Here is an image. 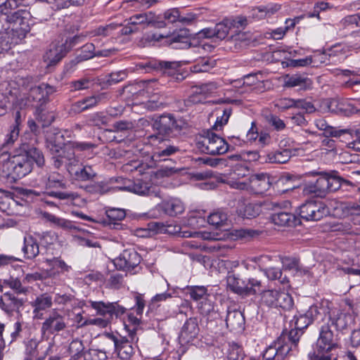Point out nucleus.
I'll list each match as a JSON object with an SVG mask.
<instances>
[{"instance_id":"obj_1","label":"nucleus","mask_w":360,"mask_h":360,"mask_svg":"<svg viewBox=\"0 0 360 360\" xmlns=\"http://www.w3.org/2000/svg\"><path fill=\"white\" fill-rule=\"evenodd\" d=\"M41 167L44 163L42 153L31 147L20 153L11 155L8 148H0V179L13 184L31 172L33 162Z\"/></svg>"},{"instance_id":"obj_2","label":"nucleus","mask_w":360,"mask_h":360,"mask_svg":"<svg viewBox=\"0 0 360 360\" xmlns=\"http://www.w3.org/2000/svg\"><path fill=\"white\" fill-rule=\"evenodd\" d=\"M8 11V13H3L6 15L5 20L10 24V26L5 29L6 34L17 36L18 39L24 38L27 33L30 31L28 24L29 13L25 10H18L16 11Z\"/></svg>"},{"instance_id":"obj_3","label":"nucleus","mask_w":360,"mask_h":360,"mask_svg":"<svg viewBox=\"0 0 360 360\" xmlns=\"http://www.w3.org/2000/svg\"><path fill=\"white\" fill-rule=\"evenodd\" d=\"M113 181V179H110V182ZM115 181L122 183V186L117 187L120 191H129L140 195L162 197L160 188L158 186L153 185L151 183L142 179H136L132 181L127 179L117 178L115 179Z\"/></svg>"},{"instance_id":"obj_4","label":"nucleus","mask_w":360,"mask_h":360,"mask_svg":"<svg viewBox=\"0 0 360 360\" xmlns=\"http://www.w3.org/2000/svg\"><path fill=\"white\" fill-rule=\"evenodd\" d=\"M198 148L204 153L212 155H222L229 150L226 141L212 131H207L196 142Z\"/></svg>"},{"instance_id":"obj_5","label":"nucleus","mask_w":360,"mask_h":360,"mask_svg":"<svg viewBox=\"0 0 360 360\" xmlns=\"http://www.w3.org/2000/svg\"><path fill=\"white\" fill-rule=\"evenodd\" d=\"M261 302L267 307L280 308L284 311H290L294 307L293 298L288 292L276 290L264 291Z\"/></svg>"},{"instance_id":"obj_6","label":"nucleus","mask_w":360,"mask_h":360,"mask_svg":"<svg viewBox=\"0 0 360 360\" xmlns=\"http://www.w3.org/2000/svg\"><path fill=\"white\" fill-rule=\"evenodd\" d=\"M328 214V209L321 201H307L299 207L300 217L306 221H319Z\"/></svg>"},{"instance_id":"obj_7","label":"nucleus","mask_w":360,"mask_h":360,"mask_svg":"<svg viewBox=\"0 0 360 360\" xmlns=\"http://www.w3.org/2000/svg\"><path fill=\"white\" fill-rule=\"evenodd\" d=\"M84 35L79 34L66 39L64 44H53L51 48L46 53L47 60L51 64H55L60 61L65 54L77 44L82 41Z\"/></svg>"},{"instance_id":"obj_8","label":"nucleus","mask_w":360,"mask_h":360,"mask_svg":"<svg viewBox=\"0 0 360 360\" xmlns=\"http://www.w3.org/2000/svg\"><path fill=\"white\" fill-rule=\"evenodd\" d=\"M56 91L55 87L45 83H42L39 86H35L30 89L28 100L34 103L33 104L37 111L40 110L39 117L42 120L44 114L41 113L42 106L49 101V95Z\"/></svg>"},{"instance_id":"obj_9","label":"nucleus","mask_w":360,"mask_h":360,"mask_svg":"<svg viewBox=\"0 0 360 360\" xmlns=\"http://www.w3.org/2000/svg\"><path fill=\"white\" fill-rule=\"evenodd\" d=\"M67 328L65 317L58 311L53 310L41 324L42 337L49 336L64 330Z\"/></svg>"},{"instance_id":"obj_10","label":"nucleus","mask_w":360,"mask_h":360,"mask_svg":"<svg viewBox=\"0 0 360 360\" xmlns=\"http://www.w3.org/2000/svg\"><path fill=\"white\" fill-rule=\"evenodd\" d=\"M338 339L330 330L328 325L323 326L321 328L319 337L316 341L314 349L331 352L339 348Z\"/></svg>"},{"instance_id":"obj_11","label":"nucleus","mask_w":360,"mask_h":360,"mask_svg":"<svg viewBox=\"0 0 360 360\" xmlns=\"http://www.w3.org/2000/svg\"><path fill=\"white\" fill-rule=\"evenodd\" d=\"M141 258L134 249L124 250L113 260L114 265L119 270L130 271L139 266Z\"/></svg>"},{"instance_id":"obj_12","label":"nucleus","mask_w":360,"mask_h":360,"mask_svg":"<svg viewBox=\"0 0 360 360\" xmlns=\"http://www.w3.org/2000/svg\"><path fill=\"white\" fill-rule=\"evenodd\" d=\"M53 157V165L56 168L59 169L63 165H65L68 172L72 166H77L79 163V160L75 154V150L71 146H65L59 149L57 152L51 153Z\"/></svg>"},{"instance_id":"obj_13","label":"nucleus","mask_w":360,"mask_h":360,"mask_svg":"<svg viewBox=\"0 0 360 360\" xmlns=\"http://www.w3.org/2000/svg\"><path fill=\"white\" fill-rule=\"evenodd\" d=\"M180 64L176 61H163L150 60L147 62L140 63L138 65L139 69L146 70V72L160 71L165 75H174Z\"/></svg>"},{"instance_id":"obj_14","label":"nucleus","mask_w":360,"mask_h":360,"mask_svg":"<svg viewBox=\"0 0 360 360\" xmlns=\"http://www.w3.org/2000/svg\"><path fill=\"white\" fill-rule=\"evenodd\" d=\"M151 226V229L155 231L157 233L177 235L181 238H192L198 234L195 231L183 230L182 227L176 224H165L162 222H154Z\"/></svg>"},{"instance_id":"obj_15","label":"nucleus","mask_w":360,"mask_h":360,"mask_svg":"<svg viewBox=\"0 0 360 360\" xmlns=\"http://www.w3.org/2000/svg\"><path fill=\"white\" fill-rule=\"evenodd\" d=\"M107 337L114 342L115 352L121 359H131L134 354V349L128 339L122 336L117 338L110 333H108Z\"/></svg>"},{"instance_id":"obj_16","label":"nucleus","mask_w":360,"mask_h":360,"mask_svg":"<svg viewBox=\"0 0 360 360\" xmlns=\"http://www.w3.org/2000/svg\"><path fill=\"white\" fill-rule=\"evenodd\" d=\"M23 304L22 299L18 298L10 292L4 293L0 297V309L8 316H13L14 312L18 313Z\"/></svg>"},{"instance_id":"obj_17","label":"nucleus","mask_w":360,"mask_h":360,"mask_svg":"<svg viewBox=\"0 0 360 360\" xmlns=\"http://www.w3.org/2000/svg\"><path fill=\"white\" fill-rule=\"evenodd\" d=\"M191 32L188 29H182L170 36H165L166 42L174 49H184L191 46Z\"/></svg>"},{"instance_id":"obj_18","label":"nucleus","mask_w":360,"mask_h":360,"mask_svg":"<svg viewBox=\"0 0 360 360\" xmlns=\"http://www.w3.org/2000/svg\"><path fill=\"white\" fill-rule=\"evenodd\" d=\"M321 176L315 182L306 184L303 191L306 194H314L316 196L323 197L328 192V181L326 172L320 173Z\"/></svg>"},{"instance_id":"obj_19","label":"nucleus","mask_w":360,"mask_h":360,"mask_svg":"<svg viewBox=\"0 0 360 360\" xmlns=\"http://www.w3.org/2000/svg\"><path fill=\"white\" fill-rule=\"evenodd\" d=\"M200 328L195 318L188 319L184 324L180 335L179 341L181 344L191 342L198 335Z\"/></svg>"},{"instance_id":"obj_20","label":"nucleus","mask_w":360,"mask_h":360,"mask_svg":"<svg viewBox=\"0 0 360 360\" xmlns=\"http://www.w3.org/2000/svg\"><path fill=\"white\" fill-rule=\"evenodd\" d=\"M131 25L136 27L142 26L143 29L148 27H156L160 22L158 17L151 11L135 14L129 18Z\"/></svg>"},{"instance_id":"obj_21","label":"nucleus","mask_w":360,"mask_h":360,"mask_svg":"<svg viewBox=\"0 0 360 360\" xmlns=\"http://www.w3.org/2000/svg\"><path fill=\"white\" fill-rule=\"evenodd\" d=\"M236 212L243 218H255L259 214L261 207L258 204L249 202L245 199H240L238 201Z\"/></svg>"},{"instance_id":"obj_22","label":"nucleus","mask_w":360,"mask_h":360,"mask_svg":"<svg viewBox=\"0 0 360 360\" xmlns=\"http://www.w3.org/2000/svg\"><path fill=\"white\" fill-rule=\"evenodd\" d=\"M153 128L160 134L169 135L176 128V122L172 115H163L154 122Z\"/></svg>"},{"instance_id":"obj_23","label":"nucleus","mask_w":360,"mask_h":360,"mask_svg":"<svg viewBox=\"0 0 360 360\" xmlns=\"http://www.w3.org/2000/svg\"><path fill=\"white\" fill-rule=\"evenodd\" d=\"M68 172L75 180L80 181L92 180L96 175L92 167L87 165L72 166L69 169Z\"/></svg>"},{"instance_id":"obj_24","label":"nucleus","mask_w":360,"mask_h":360,"mask_svg":"<svg viewBox=\"0 0 360 360\" xmlns=\"http://www.w3.org/2000/svg\"><path fill=\"white\" fill-rule=\"evenodd\" d=\"M47 148L51 153L57 152L65 146V138L63 133L58 129L48 131L46 135Z\"/></svg>"},{"instance_id":"obj_25","label":"nucleus","mask_w":360,"mask_h":360,"mask_svg":"<svg viewBox=\"0 0 360 360\" xmlns=\"http://www.w3.org/2000/svg\"><path fill=\"white\" fill-rule=\"evenodd\" d=\"M328 108L332 112L346 117L360 113V109L350 103H338L336 101H332L330 102Z\"/></svg>"},{"instance_id":"obj_26","label":"nucleus","mask_w":360,"mask_h":360,"mask_svg":"<svg viewBox=\"0 0 360 360\" xmlns=\"http://www.w3.org/2000/svg\"><path fill=\"white\" fill-rule=\"evenodd\" d=\"M226 324L231 330H241L245 324L243 313L237 309L228 310Z\"/></svg>"},{"instance_id":"obj_27","label":"nucleus","mask_w":360,"mask_h":360,"mask_svg":"<svg viewBox=\"0 0 360 360\" xmlns=\"http://www.w3.org/2000/svg\"><path fill=\"white\" fill-rule=\"evenodd\" d=\"M21 113L18 110L15 114V122L10 127L8 133L6 136L4 143L1 145V148H8L13 145V143L18 139L20 133V126L22 124Z\"/></svg>"},{"instance_id":"obj_28","label":"nucleus","mask_w":360,"mask_h":360,"mask_svg":"<svg viewBox=\"0 0 360 360\" xmlns=\"http://www.w3.org/2000/svg\"><path fill=\"white\" fill-rule=\"evenodd\" d=\"M52 304V297L47 293H43L37 297L34 301L32 302V306L34 308L33 314H34V317L41 319L42 314L40 313V311L51 308Z\"/></svg>"},{"instance_id":"obj_29","label":"nucleus","mask_w":360,"mask_h":360,"mask_svg":"<svg viewBox=\"0 0 360 360\" xmlns=\"http://www.w3.org/2000/svg\"><path fill=\"white\" fill-rule=\"evenodd\" d=\"M252 188L256 193H263L268 191L271 185L269 176L266 173L257 174L250 179Z\"/></svg>"},{"instance_id":"obj_30","label":"nucleus","mask_w":360,"mask_h":360,"mask_svg":"<svg viewBox=\"0 0 360 360\" xmlns=\"http://www.w3.org/2000/svg\"><path fill=\"white\" fill-rule=\"evenodd\" d=\"M326 176L328 181V192H334L342 187H348L352 184L348 179L342 178L335 170L326 172Z\"/></svg>"},{"instance_id":"obj_31","label":"nucleus","mask_w":360,"mask_h":360,"mask_svg":"<svg viewBox=\"0 0 360 360\" xmlns=\"http://www.w3.org/2000/svg\"><path fill=\"white\" fill-rule=\"evenodd\" d=\"M273 222L281 226H295L300 223V219L294 214L287 212H280L272 215Z\"/></svg>"},{"instance_id":"obj_32","label":"nucleus","mask_w":360,"mask_h":360,"mask_svg":"<svg viewBox=\"0 0 360 360\" xmlns=\"http://www.w3.org/2000/svg\"><path fill=\"white\" fill-rule=\"evenodd\" d=\"M160 207L166 214L172 217L181 214L185 209L184 203L178 198L162 202Z\"/></svg>"},{"instance_id":"obj_33","label":"nucleus","mask_w":360,"mask_h":360,"mask_svg":"<svg viewBox=\"0 0 360 360\" xmlns=\"http://www.w3.org/2000/svg\"><path fill=\"white\" fill-rule=\"evenodd\" d=\"M22 252L25 255V257L28 259H32L39 255V244L37 240L32 236H25L24 238Z\"/></svg>"},{"instance_id":"obj_34","label":"nucleus","mask_w":360,"mask_h":360,"mask_svg":"<svg viewBox=\"0 0 360 360\" xmlns=\"http://www.w3.org/2000/svg\"><path fill=\"white\" fill-rule=\"evenodd\" d=\"M44 219L53 224L54 226L63 229L65 231H71L77 229V227L73 224L72 221L58 217L49 212H44L42 213Z\"/></svg>"},{"instance_id":"obj_35","label":"nucleus","mask_w":360,"mask_h":360,"mask_svg":"<svg viewBox=\"0 0 360 360\" xmlns=\"http://www.w3.org/2000/svg\"><path fill=\"white\" fill-rule=\"evenodd\" d=\"M231 29H236L233 32H236L235 34H232L231 36V39L236 41H242L245 39V33L241 32V30H244L245 27L248 24V18L245 16L240 15L236 17L235 19L231 20Z\"/></svg>"},{"instance_id":"obj_36","label":"nucleus","mask_w":360,"mask_h":360,"mask_svg":"<svg viewBox=\"0 0 360 360\" xmlns=\"http://www.w3.org/2000/svg\"><path fill=\"white\" fill-rule=\"evenodd\" d=\"M283 266L285 269L292 270L295 275L301 276L309 273V269L300 264L299 259L295 257H284L282 259Z\"/></svg>"},{"instance_id":"obj_37","label":"nucleus","mask_w":360,"mask_h":360,"mask_svg":"<svg viewBox=\"0 0 360 360\" xmlns=\"http://www.w3.org/2000/svg\"><path fill=\"white\" fill-rule=\"evenodd\" d=\"M284 86L286 87L299 86L300 89L305 90L311 87V81L307 77L300 75H293L287 78Z\"/></svg>"},{"instance_id":"obj_38","label":"nucleus","mask_w":360,"mask_h":360,"mask_svg":"<svg viewBox=\"0 0 360 360\" xmlns=\"http://www.w3.org/2000/svg\"><path fill=\"white\" fill-rule=\"evenodd\" d=\"M292 156L290 149H283L269 153L266 156V161L273 164H284L289 161Z\"/></svg>"},{"instance_id":"obj_39","label":"nucleus","mask_w":360,"mask_h":360,"mask_svg":"<svg viewBox=\"0 0 360 360\" xmlns=\"http://www.w3.org/2000/svg\"><path fill=\"white\" fill-rule=\"evenodd\" d=\"M108 224L113 225V229H120L122 224L118 221L123 220L126 217L125 210L120 208H110L106 211Z\"/></svg>"},{"instance_id":"obj_40","label":"nucleus","mask_w":360,"mask_h":360,"mask_svg":"<svg viewBox=\"0 0 360 360\" xmlns=\"http://www.w3.org/2000/svg\"><path fill=\"white\" fill-rule=\"evenodd\" d=\"M316 125L318 129L324 131V134L326 137H340L342 134L351 133V129H338L335 127L328 125L323 120L316 121Z\"/></svg>"},{"instance_id":"obj_41","label":"nucleus","mask_w":360,"mask_h":360,"mask_svg":"<svg viewBox=\"0 0 360 360\" xmlns=\"http://www.w3.org/2000/svg\"><path fill=\"white\" fill-rule=\"evenodd\" d=\"M304 314L311 321V323L314 321L320 323L326 318V310L318 305H311Z\"/></svg>"},{"instance_id":"obj_42","label":"nucleus","mask_w":360,"mask_h":360,"mask_svg":"<svg viewBox=\"0 0 360 360\" xmlns=\"http://www.w3.org/2000/svg\"><path fill=\"white\" fill-rule=\"evenodd\" d=\"M216 65V60L211 58H202L198 60L195 64L191 66V71L193 72H206L210 71Z\"/></svg>"},{"instance_id":"obj_43","label":"nucleus","mask_w":360,"mask_h":360,"mask_svg":"<svg viewBox=\"0 0 360 360\" xmlns=\"http://www.w3.org/2000/svg\"><path fill=\"white\" fill-rule=\"evenodd\" d=\"M68 352L72 360H78L84 355V346L82 340H73L69 345Z\"/></svg>"},{"instance_id":"obj_44","label":"nucleus","mask_w":360,"mask_h":360,"mask_svg":"<svg viewBox=\"0 0 360 360\" xmlns=\"http://www.w3.org/2000/svg\"><path fill=\"white\" fill-rule=\"evenodd\" d=\"M276 350H278V359L286 356L292 349L293 345H290L286 340V335L283 333L274 342Z\"/></svg>"},{"instance_id":"obj_45","label":"nucleus","mask_w":360,"mask_h":360,"mask_svg":"<svg viewBox=\"0 0 360 360\" xmlns=\"http://www.w3.org/2000/svg\"><path fill=\"white\" fill-rule=\"evenodd\" d=\"M227 283L231 289L236 293H245L248 289V285L244 281L236 277L235 275L228 276Z\"/></svg>"},{"instance_id":"obj_46","label":"nucleus","mask_w":360,"mask_h":360,"mask_svg":"<svg viewBox=\"0 0 360 360\" xmlns=\"http://www.w3.org/2000/svg\"><path fill=\"white\" fill-rule=\"evenodd\" d=\"M215 37L219 39H225L231 29V19H224L214 26Z\"/></svg>"},{"instance_id":"obj_47","label":"nucleus","mask_w":360,"mask_h":360,"mask_svg":"<svg viewBox=\"0 0 360 360\" xmlns=\"http://www.w3.org/2000/svg\"><path fill=\"white\" fill-rule=\"evenodd\" d=\"M228 219L227 214L221 210H217L211 213L207 219V221L210 224L215 226L216 228H220L225 224Z\"/></svg>"},{"instance_id":"obj_48","label":"nucleus","mask_w":360,"mask_h":360,"mask_svg":"<svg viewBox=\"0 0 360 360\" xmlns=\"http://www.w3.org/2000/svg\"><path fill=\"white\" fill-rule=\"evenodd\" d=\"M94 84V79L89 77H84L79 79L72 81L70 86L72 91H81L88 89Z\"/></svg>"},{"instance_id":"obj_49","label":"nucleus","mask_w":360,"mask_h":360,"mask_svg":"<svg viewBox=\"0 0 360 360\" xmlns=\"http://www.w3.org/2000/svg\"><path fill=\"white\" fill-rule=\"evenodd\" d=\"M94 51L95 46L94 44L88 43L84 45L81 49V53L78 54L75 58L76 61L73 60L72 62L75 63V64H77L79 62L92 58L95 56Z\"/></svg>"},{"instance_id":"obj_50","label":"nucleus","mask_w":360,"mask_h":360,"mask_svg":"<svg viewBox=\"0 0 360 360\" xmlns=\"http://www.w3.org/2000/svg\"><path fill=\"white\" fill-rule=\"evenodd\" d=\"M3 284L13 290L17 294L25 295L28 292L27 288L24 287L18 278L10 277L8 279H4Z\"/></svg>"},{"instance_id":"obj_51","label":"nucleus","mask_w":360,"mask_h":360,"mask_svg":"<svg viewBox=\"0 0 360 360\" xmlns=\"http://www.w3.org/2000/svg\"><path fill=\"white\" fill-rule=\"evenodd\" d=\"M186 290V294L195 301L202 300L207 295V290L205 286H187Z\"/></svg>"},{"instance_id":"obj_52","label":"nucleus","mask_w":360,"mask_h":360,"mask_svg":"<svg viewBox=\"0 0 360 360\" xmlns=\"http://www.w3.org/2000/svg\"><path fill=\"white\" fill-rule=\"evenodd\" d=\"M103 97L104 94L90 96L75 103L74 106L80 108L81 110H85L95 106Z\"/></svg>"},{"instance_id":"obj_53","label":"nucleus","mask_w":360,"mask_h":360,"mask_svg":"<svg viewBox=\"0 0 360 360\" xmlns=\"http://www.w3.org/2000/svg\"><path fill=\"white\" fill-rule=\"evenodd\" d=\"M89 303L91 307L96 311L98 315L104 318H108L109 320L111 319L110 302L105 303L103 302L90 301Z\"/></svg>"},{"instance_id":"obj_54","label":"nucleus","mask_w":360,"mask_h":360,"mask_svg":"<svg viewBox=\"0 0 360 360\" xmlns=\"http://www.w3.org/2000/svg\"><path fill=\"white\" fill-rule=\"evenodd\" d=\"M54 302L59 305H68L70 304L72 307H75L76 304H80L81 302H79L78 300L75 298V297L72 294H60L57 293L54 297Z\"/></svg>"},{"instance_id":"obj_55","label":"nucleus","mask_w":360,"mask_h":360,"mask_svg":"<svg viewBox=\"0 0 360 360\" xmlns=\"http://www.w3.org/2000/svg\"><path fill=\"white\" fill-rule=\"evenodd\" d=\"M264 274L271 280H278L282 284H286L289 280L286 275H283V272L278 268L271 267L264 269Z\"/></svg>"},{"instance_id":"obj_56","label":"nucleus","mask_w":360,"mask_h":360,"mask_svg":"<svg viewBox=\"0 0 360 360\" xmlns=\"http://www.w3.org/2000/svg\"><path fill=\"white\" fill-rule=\"evenodd\" d=\"M49 195L60 200H66L68 202H71L74 204L76 203V202L82 201V199L80 198L78 193L75 192L51 191L49 193Z\"/></svg>"},{"instance_id":"obj_57","label":"nucleus","mask_w":360,"mask_h":360,"mask_svg":"<svg viewBox=\"0 0 360 360\" xmlns=\"http://www.w3.org/2000/svg\"><path fill=\"white\" fill-rule=\"evenodd\" d=\"M117 187V186L110 187L108 186V183H105L104 181H101V182H98V183L87 186L85 189L87 192H89V193L104 194V193L110 191L111 189L120 191Z\"/></svg>"},{"instance_id":"obj_58","label":"nucleus","mask_w":360,"mask_h":360,"mask_svg":"<svg viewBox=\"0 0 360 360\" xmlns=\"http://www.w3.org/2000/svg\"><path fill=\"white\" fill-rule=\"evenodd\" d=\"M128 76L127 70H120L111 72L105 77V83L107 85H112L124 80Z\"/></svg>"},{"instance_id":"obj_59","label":"nucleus","mask_w":360,"mask_h":360,"mask_svg":"<svg viewBox=\"0 0 360 360\" xmlns=\"http://www.w3.org/2000/svg\"><path fill=\"white\" fill-rule=\"evenodd\" d=\"M46 186L49 188H64L65 183L63 175L53 172L49 175Z\"/></svg>"},{"instance_id":"obj_60","label":"nucleus","mask_w":360,"mask_h":360,"mask_svg":"<svg viewBox=\"0 0 360 360\" xmlns=\"http://www.w3.org/2000/svg\"><path fill=\"white\" fill-rule=\"evenodd\" d=\"M244 356L243 349L239 345L235 342L229 344L228 352L229 360H243Z\"/></svg>"},{"instance_id":"obj_61","label":"nucleus","mask_w":360,"mask_h":360,"mask_svg":"<svg viewBox=\"0 0 360 360\" xmlns=\"http://www.w3.org/2000/svg\"><path fill=\"white\" fill-rule=\"evenodd\" d=\"M277 10L273 8L257 7L250 11V17L253 19L260 20L264 18L268 14H273Z\"/></svg>"},{"instance_id":"obj_62","label":"nucleus","mask_w":360,"mask_h":360,"mask_svg":"<svg viewBox=\"0 0 360 360\" xmlns=\"http://www.w3.org/2000/svg\"><path fill=\"white\" fill-rule=\"evenodd\" d=\"M124 275L120 273L112 274L108 279V285L111 288L120 289L124 286Z\"/></svg>"},{"instance_id":"obj_63","label":"nucleus","mask_w":360,"mask_h":360,"mask_svg":"<svg viewBox=\"0 0 360 360\" xmlns=\"http://www.w3.org/2000/svg\"><path fill=\"white\" fill-rule=\"evenodd\" d=\"M345 28L354 30L360 27V16L358 15H348L345 17L341 22Z\"/></svg>"},{"instance_id":"obj_64","label":"nucleus","mask_w":360,"mask_h":360,"mask_svg":"<svg viewBox=\"0 0 360 360\" xmlns=\"http://www.w3.org/2000/svg\"><path fill=\"white\" fill-rule=\"evenodd\" d=\"M330 352L314 349L309 354L310 360H338L337 357L332 358Z\"/></svg>"}]
</instances>
